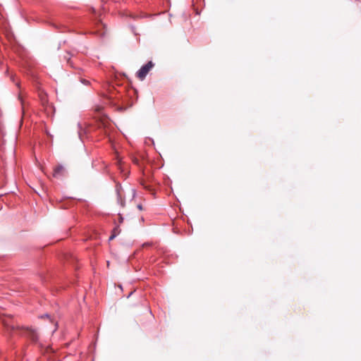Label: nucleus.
<instances>
[{
    "label": "nucleus",
    "mask_w": 361,
    "mask_h": 361,
    "mask_svg": "<svg viewBox=\"0 0 361 361\" xmlns=\"http://www.w3.org/2000/svg\"><path fill=\"white\" fill-rule=\"evenodd\" d=\"M44 318H47V317L48 318V317H49V314H44V315L41 316V318H44Z\"/></svg>",
    "instance_id": "obj_5"
},
{
    "label": "nucleus",
    "mask_w": 361,
    "mask_h": 361,
    "mask_svg": "<svg viewBox=\"0 0 361 361\" xmlns=\"http://www.w3.org/2000/svg\"><path fill=\"white\" fill-rule=\"evenodd\" d=\"M137 207L139 208V209H142V206L141 205H138Z\"/></svg>",
    "instance_id": "obj_7"
},
{
    "label": "nucleus",
    "mask_w": 361,
    "mask_h": 361,
    "mask_svg": "<svg viewBox=\"0 0 361 361\" xmlns=\"http://www.w3.org/2000/svg\"><path fill=\"white\" fill-rule=\"evenodd\" d=\"M65 168L62 165H58L54 169L53 176L54 178H61L65 175Z\"/></svg>",
    "instance_id": "obj_2"
},
{
    "label": "nucleus",
    "mask_w": 361,
    "mask_h": 361,
    "mask_svg": "<svg viewBox=\"0 0 361 361\" xmlns=\"http://www.w3.org/2000/svg\"><path fill=\"white\" fill-rule=\"evenodd\" d=\"M27 336L30 338L32 341H35L37 340V334L33 329H27Z\"/></svg>",
    "instance_id": "obj_3"
},
{
    "label": "nucleus",
    "mask_w": 361,
    "mask_h": 361,
    "mask_svg": "<svg viewBox=\"0 0 361 361\" xmlns=\"http://www.w3.org/2000/svg\"><path fill=\"white\" fill-rule=\"evenodd\" d=\"M115 238V235H111L109 238V240H112Z\"/></svg>",
    "instance_id": "obj_6"
},
{
    "label": "nucleus",
    "mask_w": 361,
    "mask_h": 361,
    "mask_svg": "<svg viewBox=\"0 0 361 361\" xmlns=\"http://www.w3.org/2000/svg\"><path fill=\"white\" fill-rule=\"evenodd\" d=\"M154 63L152 61H149L146 64L143 65L136 73V76L140 80H143L150 70L153 68Z\"/></svg>",
    "instance_id": "obj_1"
},
{
    "label": "nucleus",
    "mask_w": 361,
    "mask_h": 361,
    "mask_svg": "<svg viewBox=\"0 0 361 361\" xmlns=\"http://www.w3.org/2000/svg\"><path fill=\"white\" fill-rule=\"evenodd\" d=\"M5 326H6V328L8 329V330L11 329V331H13L16 329V328H18V326H14V325H8L7 324H5Z\"/></svg>",
    "instance_id": "obj_4"
},
{
    "label": "nucleus",
    "mask_w": 361,
    "mask_h": 361,
    "mask_svg": "<svg viewBox=\"0 0 361 361\" xmlns=\"http://www.w3.org/2000/svg\"><path fill=\"white\" fill-rule=\"evenodd\" d=\"M82 82H83V83H85V84H87V82L86 80H84L82 81Z\"/></svg>",
    "instance_id": "obj_8"
}]
</instances>
